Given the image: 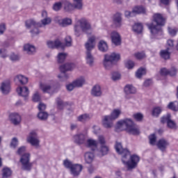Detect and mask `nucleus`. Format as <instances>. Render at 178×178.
Instances as JSON below:
<instances>
[{
  "label": "nucleus",
  "mask_w": 178,
  "mask_h": 178,
  "mask_svg": "<svg viewBox=\"0 0 178 178\" xmlns=\"http://www.w3.org/2000/svg\"><path fill=\"white\" fill-rule=\"evenodd\" d=\"M115 149L116 152L121 155V161L127 168V170H132L137 168L140 162V156L137 154L130 155V151L126 148H123V145L120 142H115Z\"/></svg>",
  "instance_id": "obj_1"
},
{
  "label": "nucleus",
  "mask_w": 178,
  "mask_h": 178,
  "mask_svg": "<svg viewBox=\"0 0 178 178\" xmlns=\"http://www.w3.org/2000/svg\"><path fill=\"white\" fill-rule=\"evenodd\" d=\"M115 129L116 130H120V131H125L132 136H138L140 134V128L130 118L119 120L116 124Z\"/></svg>",
  "instance_id": "obj_2"
},
{
  "label": "nucleus",
  "mask_w": 178,
  "mask_h": 178,
  "mask_svg": "<svg viewBox=\"0 0 178 178\" xmlns=\"http://www.w3.org/2000/svg\"><path fill=\"white\" fill-rule=\"evenodd\" d=\"M74 35L76 37H80L83 35V33L85 34L90 35L92 33V27L91 24L88 20L82 18L79 19L74 26Z\"/></svg>",
  "instance_id": "obj_3"
},
{
  "label": "nucleus",
  "mask_w": 178,
  "mask_h": 178,
  "mask_svg": "<svg viewBox=\"0 0 178 178\" xmlns=\"http://www.w3.org/2000/svg\"><path fill=\"white\" fill-rule=\"evenodd\" d=\"M153 20L156 25L154 24V23L147 24L151 33L153 35H156V34H162L161 26H165V18H163V16H162L161 13H155L153 15Z\"/></svg>",
  "instance_id": "obj_4"
},
{
  "label": "nucleus",
  "mask_w": 178,
  "mask_h": 178,
  "mask_svg": "<svg viewBox=\"0 0 178 178\" xmlns=\"http://www.w3.org/2000/svg\"><path fill=\"white\" fill-rule=\"evenodd\" d=\"M95 36H92L88 38V42L85 44V47L86 49V60L87 65H89V66H92L94 65V56H92V54L91 51L95 47Z\"/></svg>",
  "instance_id": "obj_5"
},
{
  "label": "nucleus",
  "mask_w": 178,
  "mask_h": 178,
  "mask_svg": "<svg viewBox=\"0 0 178 178\" xmlns=\"http://www.w3.org/2000/svg\"><path fill=\"white\" fill-rule=\"evenodd\" d=\"M65 44L62 43L59 39H56L54 41H48L47 47L51 49L60 48L61 49H65V47H72V37L67 36L65 38Z\"/></svg>",
  "instance_id": "obj_6"
},
{
  "label": "nucleus",
  "mask_w": 178,
  "mask_h": 178,
  "mask_svg": "<svg viewBox=\"0 0 178 178\" xmlns=\"http://www.w3.org/2000/svg\"><path fill=\"white\" fill-rule=\"evenodd\" d=\"M120 59V54L112 53L111 54H106L104 56V66L105 69L109 70L113 66L115 62H118Z\"/></svg>",
  "instance_id": "obj_7"
},
{
  "label": "nucleus",
  "mask_w": 178,
  "mask_h": 178,
  "mask_svg": "<svg viewBox=\"0 0 178 178\" xmlns=\"http://www.w3.org/2000/svg\"><path fill=\"white\" fill-rule=\"evenodd\" d=\"M19 161L22 165V170L30 172L33 168V163H30V154L29 153L24 154L21 156Z\"/></svg>",
  "instance_id": "obj_8"
},
{
  "label": "nucleus",
  "mask_w": 178,
  "mask_h": 178,
  "mask_svg": "<svg viewBox=\"0 0 178 178\" xmlns=\"http://www.w3.org/2000/svg\"><path fill=\"white\" fill-rule=\"evenodd\" d=\"M74 67V64L66 63L60 66V70L62 72L60 75L58 76L59 79H61V81H65L69 79V75L65 74L66 72L72 70Z\"/></svg>",
  "instance_id": "obj_9"
},
{
  "label": "nucleus",
  "mask_w": 178,
  "mask_h": 178,
  "mask_svg": "<svg viewBox=\"0 0 178 178\" xmlns=\"http://www.w3.org/2000/svg\"><path fill=\"white\" fill-rule=\"evenodd\" d=\"M26 27L27 29H31V27H34V29L31 31L32 34H40V31L38 28L42 27V24L40 22H36L34 19H29L25 22Z\"/></svg>",
  "instance_id": "obj_10"
},
{
  "label": "nucleus",
  "mask_w": 178,
  "mask_h": 178,
  "mask_svg": "<svg viewBox=\"0 0 178 178\" xmlns=\"http://www.w3.org/2000/svg\"><path fill=\"white\" fill-rule=\"evenodd\" d=\"M27 141L33 147H38L40 145V140H38V136L35 131L30 132L29 136L27 137Z\"/></svg>",
  "instance_id": "obj_11"
},
{
  "label": "nucleus",
  "mask_w": 178,
  "mask_h": 178,
  "mask_svg": "<svg viewBox=\"0 0 178 178\" xmlns=\"http://www.w3.org/2000/svg\"><path fill=\"white\" fill-rule=\"evenodd\" d=\"M9 120L14 124V126H19L22 122V117L19 113H11L9 115Z\"/></svg>",
  "instance_id": "obj_12"
},
{
  "label": "nucleus",
  "mask_w": 178,
  "mask_h": 178,
  "mask_svg": "<svg viewBox=\"0 0 178 178\" xmlns=\"http://www.w3.org/2000/svg\"><path fill=\"white\" fill-rule=\"evenodd\" d=\"M113 24L115 29H120L122 27V14L117 13L113 15Z\"/></svg>",
  "instance_id": "obj_13"
},
{
  "label": "nucleus",
  "mask_w": 178,
  "mask_h": 178,
  "mask_svg": "<svg viewBox=\"0 0 178 178\" xmlns=\"http://www.w3.org/2000/svg\"><path fill=\"white\" fill-rule=\"evenodd\" d=\"M111 37L113 44H114V45H115L116 47L122 44V38H120V35L119 34V33H118V31H114L111 32Z\"/></svg>",
  "instance_id": "obj_14"
},
{
  "label": "nucleus",
  "mask_w": 178,
  "mask_h": 178,
  "mask_svg": "<svg viewBox=\"0 0 178 178\" xmlns=\"http://www.w3.org/2000/svg\"><path fill=\"white\" fill-rule=\"evenodd\" d=\"M74 141L78 145H81V144H86L87 141V136L83 134H76L74 136Z\"/></svg>",
  "instance_id": "obj_15"
},
{
  "label": "nucleus",
  "mask_w": 178,
  "mask_h": 178,
  "mask_svg": "<svg viewBox=\"0 0 178 178\" xmlns=\"http://www.w3.org/2000/svg\"><path fill=\"white\" fill-rule=\"evenodd\" d=\"M177 73V70L175 67H172L170 70H168L166 68H162L160 71V74L161 76H171V77H173V76H176Z\"/></svg>",
  "instance_id": "obj_16"
},
{
  "label": "nucleus",
  "mask_w": 178,
  "mask_h": 178,
  "mask_svg": "<svg viewBox=\"0 0 178 178\" xmlns=\"http://www.w3.org/2000/svg\"><path fill=\"white\" fill-rule=\"evenodd\" d=\"M169 145V141L165 138H161L157 142V147L159 149L161 150L162 152H165V151H166V148H168Z\"/></svg>",
  "instance_id": "obj_17"
},
{
  "label": "nucleus",
  "mask_w": 178,
  "mask_h": 178,
  "mask_svg": "<svg viewBox=\"0 0 178 178\" xmlns=\"http://www.w3.org/2000/svg\"><path fill=\"white\" fill-rule=\"evenodd\" d=\"M113 120L109 115H105L102 119V124L106 129H111L113 126Z\"/></svg>",
  "instance_id": "obj_18"
},
{
  "label": "nucleus",
  "mask_w": 178,
  "mask_h": 178,
  "mask_svg": "<svg viewBox=\"0 0 178 178\" xmlns=\"http://www.w3.org/2000/svg\"><path fill=\"white\" fill-rule=\"evenodd\" d=\"M83 170V165L79 164H74L73 167L71 168V175L74 177H77L81 171Z\"/></svg>",
  "instance_id": "obj_19"
},
{
  "label": "nucleus",
  "mask_w": 178,
  "mask_h": 178,
  "mask_svg": "<svg viewBox=\"0 0 178 178\" xmlns=\"http://www.w3.org/2000/svg\"><path fill=\"white\" fill-rule=\"evenodd\" d=\"M17 92L20 97H23L25 99L29 97V88L28 87H19L17 88Z\"/></svg>",
  "instance_id": "obj_20"
},
{
  "label": "nucleus",
  "mask_w": 178,
  "mask_h": 178,
  "mask_svg": "<svg viewBox=\"0 0 178 178\" xmlns=\"http://www.w3.org/2000/svg\"><path fill=\"white\" fill-rule=\"evenodd\" d=\"M91 95L93 97H101L102 95V90L99 85H95L91 90Z\"/></svg>",
  "instance_id": "obj_21"
},
{
  "label": "nucleus",
  "mask_w": 178,
  "mask_h": 178,
  "mask_svg": "<svg viewBox=\"0 0 178 178\" xmlns=\"http://www.w3.org/2000/svg\"><path fill=\"white\" fill-rule=\"evenodd\" d=\"M39 88L42 90V92H47L49 94L52 90V86L48 83L41 82L40 83Z\"/></svg>",
  "instance_id": "obj_22"
},
{
  "label": "nucleus",
  "mask_w": 178,
  "mask_h": 178,
  "mask_svg": "<svg viewBox=\"0 0 178 178\" xmlns=\"http://www.w3.org/2000/svg\"><path fill=\"white\" fill-rule=\"evenodd\" d=\"M85 144L88 148H92V151H95L96 148H98V142L95 140L88 139Z\"/></svg>",
  "instance_id": "obj_23"
},
{
  "label": "nucleus",
  "mask_w": 178,
  "mask_h": 178,
  "mask_svg": "<svg viewBox=\"0 0 178 178\" xmlns=\"http://www.w3.org/2000/svg\"><path fill=\"white\" fill-rule=\"evenodd\" d=\"M24 51L28 55H34L35 54V47L33 44H26L24 46Z\"/></svg>",
  "instance_id": "obj_24"
},
{
  "label": "nucleus",
  "mask_w": 178,
  "mask_h": 178,
  "mask_svg": "<svg viewBox=\"0 0 178 178\" xmlns=\"http://www.w3.org/2000/svg\"><path fill=\"white\" fill-rule=\"evenodd\" d=\"M160 56L164 60H168V59H170V48L167 47L165 49H163L160 51Z\"/></svg>",
  "instance_id": "obj_25"
},
{
  "label": "nucleus",
  "mask_w": 178,
  "mask_h": 178,
  "mask_svg": "<svg viewBox=\"0 0 178 178\" xmlns=\"http://www.w3.org/2000/svg\"><path fill=\"white\" fill-rule=\"evenodd\" d=\"M126 98H129V94H136L137 90L132 85H127L124 88Z\"/></svg>",
  "instance_id": "obj_26"
},
{
  "label": "nucleus",
  "mask_w": 178,
  "mask_h": 178,
  "mask_svg": "<svg viewBox=\"0 0 178 178\" xmlns=\"http://www.w3.org/2000/svg\"><path fill=\"white\" fill-rule=\"evenodd\" d=\"M0 89L2 94H9V92H10V83L9 82H3Z\"/></svg>",
  "instance_id": "obj_27"
},
{
  "label": "nucleus",
  "mask_w": 178,
  "mask_h": 178,
  "mask_svg": "<svg viewBox=\"0 0 178 178\" xmlns=\"http://www.w3.org/2000/svg\"><path fill=\"white\" fill-rule=\"evenodd\" d=\"M98 48L101 52H107L108 49H109L108 43L105 40H100L99 42Z\"/></svg>",
  "instance_id": "obj_28"
},
{
  "label": "nucleus",
  "mask_w": 178,
  "mask_h": 178,
  "mask_svg": "<svg viewBox=\"0 0 178 178\" xmlns=\"http://www.w3.org/2000/svg\"><path fill=\"white\" fill-rule=\"evenodd\" d=\"M73 83L76 88H80V87H83L86 84V79L83 76H81L74 81Z\"/></svg>",
  "instance_id": "obj_29"
},
{
  "label": "nucleus",
  "mask_w": 178,
  "mask_h": 178,
  "mask_svg": "<svg viewBox=\"0 0 178 178\" xmlns=\"http://www.w3.org/2000/svg\"><path fill=\"white\" fill-rule=\"evenodd\" d=\"M58 24L61 27H66L67 26H70V24H72V19L70 18H64L58 19Z\"/></svg>",
  "instance_id": "obj_30"
},
{
  "label": "nucleus",
  "mask_w": 178,
  "mask_h": 178,
  "mask_svg": "<svg viewBox=\"0 0 178 178\" xmlns=\"http://www.w3.org/2000/svg\"><path fill=\"white\" fill-rule=\"evenodd\" d=\"M120 115H122V111L119 108H115L111 112V115L108 116L111 118V119L116 120V119H118Z\"/></svg>",
  "instance_id": "obj_31"
},
{
  "label": "nucleus",
  "mask_w": 178,
  "mask_h": 178,
  "mask_svg": "<svg viewBox=\"0 0 178 178\" xmlns=\"http://www.w3.org/2000/svg\"><path fill=\"white\" fill-rule=\"evenodd\" d=\"M79 122H81L82 123H84L85 122H88L91 119V115L90 114H82L77 118Z\"/></svg>",
  "instance_id": "obj_32"
},
{
  "label": "nucleus",
  "mask_w": 178,
  "mask_h": 178,
  "mask_svg": "<svg viewBox=\"0 0 178 178\" xmlns=\"http://www.w3.org/2000/svg\"><path fill=\"white\" fill-rule=\"evenodd\" d=\"M133 31L134 33H137V34H140L143 33V24L141 23H136L133 26Z\"/></svg>",
  "instance_id": "obj_33"
},
{
  "label": "nucleus",
  "mask_w": 178,
  "mask_h": 178,
  "mask_svg": "<svg viewBox=\"0 0 178 178\" xmlns=\"http://www.w3.org/2000/svg\"><path fill=\"white\" fill-rule=\"evenodd\" d=\"M56 102L57 104V109L58 111H63V109H65V102H63V100H62L60 97H57L56 99Z\"/></svg>",
  "instance_id": "obj_34"
},
{
  "label": "nucleus",
  "mask_w": 178,
  "mask_h": 178,
  "mask_svg": "<svg viewBox=\"0 0 178 178\" xmlns=\"http://www.w3.org/2000/svg\"><path fill=\"white\" fill-rule=\"evenodd\" d=\"M94 160V153L92 152H86L85 154V161L86 163H91Z\"/></svg>",
  "instance_id": "obj_35"
},
{
  "label": "nucleus",
  "mask_w": 178,
  "mask_h": 178,
  "mask_svg": "<svg viewBox=\"0 0 178 178\" xmlns=\"http://www.w3.org/2000/svg\"><path fill=\"white\" fill-rule=\"evenodd\" d=\"M15 79L19 81L20 84L22 85L27 84V83H29V78L23 75H17Z\"/></svg>",
  "instance_id": "obj_36"
},
{
  "label": "nucleus",
  "mask_w": 178,
  "mask_h": 178,
  "mask_svg": "<svg viewBox=\"0 0 178 178\" xmlns=\"http://www.w3.org/2000/svg\"><path fill=\"white\" fill-rule=\"evenodd\" d=\"M12 175V170L9 168H4L2 170V177L8 178Z\"/></svg>",
  "instance_id": "obj_37"
},
{
  "label": "nucleus",
  "mask_w": 178,
  "mask_h": 178,
  "mask_svg": "<svg viewBox=\"0 0 178 178\" xmlns=\"http://www.w3.org/2000/svg\"><path fill=\"white\" fill-rule=\"evenodd\" d=\"M132 13H134V15H140V13H145V8L141 6H136L133 9Z\"/></svg>",
  "instance_id": "obj_38"
},
{
  "label": "nucleus",
  "mask_w": 178,
  "mask_h": 178,
  "mask_svg": "<svg viewBox=\"0 0 178 178\" xmlns=\"http://www.w3.org/2000/svg\"><path fill=\"white\" fill-rule=\"evenodd\" d=\"M67 56V54L66 53H59L57 56V61L58 62V63H63Z\"/></svg>",
  "instance_id": "obj_39"
},
{
  "label": "nucleus",
  "mask_w": 178,
  "mask_h": 178,
  "mask_svg": "<svg viewBox=\"0 0 178 178\" xmlns=\"http://www.w3.org/2000/svg\"><path fill=\"white\" fill-rule=\"evenodd\" d=\"M161 112H162V108L159 106L154 107L152 110V115L155 118H158V116L161 115Z\"/></svg>",
  "instance_id": "obj_40"
},
{
  "label": "nucleus",
  "mask_w": 178,
  "mask_h": 178,
  "mask_svg": "<svg viewBox=\"0 0 178 178\" xmlns=\"http://www.w3.org/2000/svg\"><path fill=\"white\" fill-rule=\"evenodd\" d=\"M99 152L102 156L108 155V152H109V147L105 145H102L99 149Z\"/></svg>",
  "instance_id": "obj_41"
},
{
  "label": "nucleus",
  "mask_w": 178,
  "mask_h": 178,
  "mask_svg": "<svg viewBox=\"0 0 178 178\" xmlns=\"http://www.w3.org/2000/svg\"><path fill=\"white\" fill-rule=\"evenodd\" d=\"M38 118L40 120H47L48 119V113L44 111H39Z\"/></svg>",
  "instance_id": "obj_42"
},
{
  "label": "nucleus",
  "mask_w": 178,
  "mask_h": 178,
  "mask_svg": "<svg viewBox=\"0 0 178 178\" xmlns=\"http://www.w3.org/2000/svg\"><path fill=\"white\" fill-rule=\"evenodd\" d=\"M74 6L76 9H82L83 8L82 0H74Z\"/></svg>",
  "instance_id": "obj_43"
},
{
  "label": "nucleus",
  "mask_w": 178,
  "mask_h": 178,
  "mask_svg": "<svg viewBox=\"0 0 178 178\" xmlns=\"http://www.w3.org/2000/svg\"><path fill=\"white\" fill-rule=\"evenodd\" d=\"M143 74H145V69L140 68L137 70L136 76L138 79H141V77H143Z\"/></svg>",
  "instance_id": "obj_44"
},
{
  "label": "nucleus",
  "mask_w": 178,
  "mask_h": 178,
  "mask_svg": "<svg viewBox=\"0 0 178 178\" xmlns=\"http://www.w3.org/2000/svg\"><path fill=\"white\" fill-rule=\"evenodd\" d=\"M26 153V147L25 146H22L20 147L17 151V154L19 155V156H23Z\"/></svg>",
  "instance_id": "obj_45"
},
{
  "label": "nucleus",
  "mask_w": 178,
  "mask_h": 178,
  "mask_svg": "<svg viewBox=\"0 0 178 178\" xmlns=\"http://www.w3.org/2000/svg\"><path fill=\"white\" fill-rule=\"evenodd\" d=\"M170 119V114L168 113L165 115H163L161 118V122L163 124H165V123H168L169 122V120Z\"/></svg>",
  "instance_id": "obj_46"
},
{
  "label": "nucleus",
  "mask_w": 178,
  "mask_h": 178,
  "mask_svg": "<svg viewBox=\"0 0 178 178\" xmlns=\"http://www.w3.org/2000/svg\"><path fill=\"white\" fill-rule=\"evenodd\" d=\"M144 118V115L141 113H137L134 114V118L137 122H141L143 120V118Z\"/></svg>",
  "instance_id": "obj_47"
},
{
  "label": "nucleus",
  "mask_w": 178,
  "mask_h": 178,
  "mask_svg": "<svg viewBox=\"0 0 178 178\" xmlns=\"http://www.w3.org/2000/svg\"><path fill=\"white\" fill-rule=\"evenodd\" d=\"M74 164L72 163L70 161L65 160L64 161V166L67 168V169L72 170Z\"/></svg>",
  "instance_id": "obj_48"
},
{
  "label": "nucleus",
  "mask_w": 178,
  "mask_h": 178,
  "mask_svg": "<svg viewBox=\"0 0 178 178\" xmlns=\"http://www.w3.org/2000/svg\"><path fill=\"white\" fill-rule=\"evenodd\" d=\"M51 22H52V19H51V17H47V18H44V19H42L41 20L42 27V26H47L48 24H51Z\"/></svg>",
  "instance_id": "obj_49"
},
{
  "label": "nucleus",
  "mask_w": 178,
  "mask_h": 178,
  "mask_svg": "<svg viewBox=\"0 0 178 178\" xmlns=\"http://www.w3.org/2000/svg\"><path fill=\"white\" fill-rule=\"evenodd\" d=\"M149 139L151 145H155V143H156V136H155V134L150 135Z\"/></svg>",
  "instance_id": "obj_50"
},
{
  "label": "nucleus",
  "mask_w": 178,
  "mask_h": 178,
  "mask_svg": "<svg viewBox=\"0 0 178 178\" xmlns=\"http://www.w3.org/2000/svg\"><path fill=\"white\" fill-rule=\"evenodd\" d=\"M20 59V57L17 54H15L14 53H12L10 55V60H11L12 62H17Z\"/></svg>",
  "instance_id": "obj_51"
},
{
  "label": "nucleus",
  "mask_w": 178,
  "mask_h": 178,
  "mask_svg": "<svg viewBox=\"0 0 178 178\" xmlns=\"http://www.w3.org/2000/svg\"><path fill=\"white\" fill-rule=\"evenodd\" d=\"M10 145L11 148H16L19 145V140L16 138H13Z\"/></svg>",
  "instance_id": "obj_52"
},
{
  "label": "nucleus",
  "mask_w": 178,
  "mask_h": 178,
  "mask_svg": "<svg viewBox=\"0 0 178 178\" xmlns=\"http://www.w3.org/2000/svg\"><path fill=\"white\" fill-rule=\"evenodd\" d=\"M125 66L127 69H133L134 67V62L128 60L125 63Z\"/></svg>",
  "instance_id": "obj_53"
},
{
  "label": "nucleus",
  "mask_w": 178,
  "mask_h": 178,
  "mask_svg": "<svg viewBox=\"0 0 178 178\" xmlns=\"http://www.w3.org/2000/svg\"><path fill=\"white\" fill-rule=\"evenodd\" d=\"M62 8V3L61 2H57L54 4L53 9L54 10H56V12H58V10H60Z\"/></svg>",
  "instance_id": "obj_54"
},
{
  "label": "nucleus",
  "mask_w": 178,
  "mask_h": 178,
  "mask_svg": "<svg viewBox=\"0 0 178 178\" xmlns=\"http://www.w3.org/2000/svg\"><path fill=\"white\" fill-rule=\"evenodd\" d=\"M40 99H41V97H40V93L38 92V91H36L33 96V102H40Z\"/></svg>",
  "instance_id": "obj_55"
},
{
  "label": "nucleus",
  "mask_w": 178,
  "mask_h": 178,
  "mask_svg": "<svg viewBox=\"0 0 178 178\" xmlns=\"http://www.w3.org/2000/svg\"><path fill=\"white\" fill-rule=\"evenodd\" d=\"M167 45H168L167 48H170V51H171V49H173V48H175V40H168L167 41Z\"/></svg>",
  "instance_id": "obj_56"
},
{
  "label": "nucleus",
  "mask_w": 178,
  "mask_h": 178,
  "mask_svg": "<svg viewBox=\"0 0 178 178\" xmlns=\"http://www.w3.org/2000/svg\"><path fill=\"white\" fill-rule=\"evenodd\" d=\"M167 126L170 129H175L176 127V122L173 120H170V118L168 120V122H167Z\"/></svg>",
  "instance_id": "obj_57"
},
{
  "label": "nucleus",
  "mask_w": 178,
  "mask_h": 178,
  "mask_svg": "<svg viewBox=\"0 0 178 178\" xmlns=\"http://www.w3.org/2000/svg\"><path fill=\"white\" fill-rule=\"evenodd\" d=\"M111 79H112V80H113V81H116V80H120V74H119V72H113Z\"/></svg>",
  "instance_id": "obj_58"
},
{
  "label": "nucleus",
  "mask_w": 178,
  "mask_h": 178,
  "mask_svg": "<svg viewBox=\"0 0 178 178\" xmlns=\"http://www.w3.org/2000/svg\"><path fill=\"white\" fill-rule=\"evenodd\" d=\"M74 88H76V85H74V82L66 85V89L67 91H73Z\"/></svg>",
  "instance_id": "obj_59"
},
{
  "label": "nucleus",
  "mask_w": 178,
  "mask_h": 178,
  "mask_svg": "<svg viewBox=\"0 0 178 178\" xmlns=\"http://www.w3.org/2000/svg\"><path fill=\"white\" fill-rule=\"evenodd\" d=\"M168 33H169L170 35H171L172 37H175V35H176V34H177V29L169 27Z\"/></svg>",
  "instance_id": "obj_60"
},
{
  "label": "nucleus",
  "mask_w": 178,
  "mask_h": 178,
  "mask_svg": "<svg viewBox=\"0 0 178 178\" xmlns=\"http://www.w3.org/2000/svg\"><path fill=\"white\" fill-rule=\"evenodd\" d=\"M0 56L5 59V58H8V54L6 53V49L4 48L0 49Z\"/></svg>",
  "instance_id": "obj_61"
},
{
  "label": "nucleus",
  "mask_w": 178,
  "mask_h": 178,
  "mask_svg": "<svg viewBox=\"0 0 178 178\" xmlns=\"http://www.w3.org/2000/svg\"><path fill=\"white\" fill-rule=\"evenodd\" d=\"M135 56L136 59H144V58H145V53L138 52L135 54Z\"/></svg>",
  "instance_id": "obj_62"
},
{
  "label": "nucleus",
  "mask_w": 178,
  "mask_h": 178,
  "mask_svg": "<svg viewBox=\"0 0 178 178\" xmlns=\"http://www.w3.org/2000/svg\"><path fill=\"white\" fill-rule=\"evenodd\" d=\"M98 143L99 145H101V146L102 145H105L106 144V141H105V138L103 136H99L98 137Z\"/></svg>",
  "instance_id": "obj_63"
},
{
  "label": "nucleus",
  "mask_w": 178,
  "mask_h": 178,
  "mask_svg": "<svg viewBox=\"0 0 178 178\" xmlns=\"http://www.w3.org/2000/svg\"><path fill=\"white\" fill-rule=\"evenodd\" d=\"M168 109H171V111H177V107H176V104L175 102H170L168 105Z\"/></svg>",
  "instance_id": "obj_64"
}]
</instances>
